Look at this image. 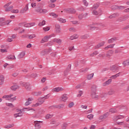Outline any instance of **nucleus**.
<instances>
[{"label": "nucleus", "mask_w": 129, "mask_h": 129, "mask_svg": "<svg viewBox=\"0 0 129 129\" xmlns=\"http://www.w3.org/2000/svg\"><path fill=\"white\" fill-rule=\"evenodd\" d=\"M91 92H96L97 91V86L95 85H93L91 87Z\"/></svg>", "instance_id": "24"}, {"label": "nucleus", "mask_w": 129, "mask_h": 129, "mask_svg": "<svg viewBox=\"0 0 129 129\" xmlns=\"http://www.w3.org/2000/svg\"><path fill=\"white\" fill-rule=\"evenodd\" d=\"M35 10L39 14H46V13H48V10L46 9L36 8Z\"/></svg>", "instance_id": "9"}, {"label": "nucleus", "mask_w": 129, "mask_h": 129, "mask_svg": "<svg viewBox=\"0 0 129 129\" xmlns=\"http://www.w3.org/2000/svg\"><path fill=\"white\" fill-rule=\"evenodd\" d=\"M114 47V44H110L105 47V50H108V49H112Z\"/></svg>", "instance_id": "34"}, {"label": "nucleus", "mask_w": 129, "mask_h": 129, "mask_svg": "<svg viewBox=\"0 0 129 129\" xmlns=\"http://www.w3.org/2000/svg\"><path fill=\"white\" fill-rule=\"evenodd\" d=\"M98 54V52L97 51H95L92 53H90L89 54V57H94V56H96Z\"/></svg>", "instance_id": "40"}, {"label": "nucleus", "mask_w": 129, "mask_h": 129, "mask_svg": "<svg viewBox=\"0 0 129 129\" xmlns=\"http://www.w3.org/2000/svg\"><path fill=\"white\" fill-rule=\"evenodd\" d=\"M61 101H63V102H66L67 99H68V96H67V94H63L60 98Z\"/></svg>", "instance_id": "14"}, {"label": "nucleus", "mask_w": 129, "mask_h": 129, "mask_svg": "<svg viewBox=\"0 0 129 129\" xmlns=\"http://www.w3.org/2000/svg\"><path fill=\"white\" fill-rule=\"evenodd\" d=\"M123 64L125 66H127V65H129V59L123 61Z\"/></svg>", "instance_id": "54"}, {"label": "nucleus", "mask_w": 129, "mask_h": 129, "mask_svg": "<svg viewBox=\"0 0 129 129\" xmlns=\"http://www.w3.org/2000/svg\"><path fill=\"white\" fill-rule=\"evenodd\" d=\"M26 55V52L22 51L18 55L19 59H22V58H24V56Z\"/></svg>", "instance_id": "27"}, {"label": "nucleus", "mask_w": 129, "mask_h": 129, "mask_svg": "<svg viewBox=\"0 0 129 129\" xmlns=\"http://www.w3.org/2000/svg\"><path fill=\"white\" fill-rule=\"evenodd\" d=\"M53 36H54V34H51L50 35H46V36H44V38H43L42 39L40 42L41 43H46V42H48V41L49 40V39H50V38H52V37H53Z\"/></svg>", "instance_id": "6"}, {"label": "nucleus", "mask_w": 129, "mask_h": 129, "mask_svg": "<svg viewBox=\"0 0 129 129\" xmlns=\"http://www.w3.org/2000/svg\"><path fill=\"white\" fill-rule=\"evenodd\" d=\"M7 59H8V60H16V56H15V55H10L7 56Z\"/></svg>", "instance_id": "26"}, {"label": "nucleus", "mask_w": 129, "mask_h": 129, "mask_svg": "<svg viewBox=\"0 0 129 129\" xmlns=\"http://www.w3.org/2000/svg\"><path fill=\"white\" fill-rule=\"evenodd\" d=\"M103 115L105 118H106V117L109 116V112H106L105 114H104Z\"/></svg>", "instance_id": "59"}, {"label": "nucleus", "mask_w": 129, "mask_h": 129, "mask_svg": "<svg viewBox=\"0 0 129 129\" xmlns=\"http://www.w3.org/2000/svg\"><path fill=\"white\" fill-rule=\"evenodd\" d=\"M57 20L58 21V22H59V23H61L62 24H64L66 22V19H63L62 18H58Z\"/></svg>", "instance_id": "29"}, {"label": "nucleus", "mask_w": 129, "mask_h": 129, "mask_svg": "<svg viewBox=\"0 0 129 129\" xmlns=\"http://www.w3.org/2000/svg\"><path fill=\"white\" fill-rule=\"evenodd\" d=\"M91 97L93 99H98L99 98V96L97 95L96 92H91Z\"/></svg>", "instance_id": "12"}, {"label": "nucleus", "mask_w": 129, "mask_h": 129, "mask_svg": "<svg viewBox=\"0 0 129 129\" xmlns=\"http://www.w3.org/2000/svg\"><path fill=\"white\" fill-rule=\"evenodd\" d=\"M0 52H1V53H7V52H8V50L5 49H1Z\"/></svg>", "instance_id": "57"}, {"label": "nucleus", "mask_w": 129, "mask_h": 129, "mask_svg": "<svg viewBox=\"0 0 129 129\" xmlns=\"http://www.w3.org/2000/svg\"><path fill=\"white\" fill-rule=\"evenodd\" d=\"M83 95V91L79 90L78 94L77 95V97L78 98H80Z\"/></svg>", "instance_id": "28"}, {"label": "nucleus", "mask_w": 129, "mask_h": 129, "mask_svg": "<svg viewBox=\"0 0 129 129\" xmlns=\"http://www.w3.org/2000/svg\"><path fill=\"white\" fill-rule=\"evenodd\" d=\"M53 117V114H47L45 115L46 119H49V118H51Z\"/></svg>", "instance_id": "44"}, {"label": "nucleus", "mask_w": 129, "mask_h": 129, "mask_svg": "<svg viewBox=\"0 0 129 129\" xmlns=\"http://www.w3.org/2000/svg\"><path fill=\"white\" fill-rule=\"evenodd\" d=\"M11 13H13V14H18V13H19V10H18V9H12L11 10Z\"/></svg>", "instance_id": "47"}, {"label": "nucleus", "mask_w": 129, "mask_h": 129, "mask_svg": "<svg viewBox=\"0 0 129 129\" xmlns=\"http://www.w3.org/2000/svg\"><path fill=\"white\" fill-rule=\"evenodd\" d=\"M46 97H41L38 99V102L36 104H34L32 105V107H38V106H40V105H42L44 102H45V100H46Z\"/></svg>", "instance_id": "3"}, {"label": "nucleus", "mask_w": 129, "mask_h": 129, "mask_svg": "<svg viewBox=\"0 0 129 129\" xmlns=\"http://www.w3.org/2000/svg\"><path fill=\"white\" fill-rule=\"evenodd\" d=\"M49 16H51V17H53L55 19H56V18H58V17H59V15H58L57 14H55L54 12L50 13L49 14Z\"/></svg>", "instance_id": "30"}, {"label": "nucleus", "mask_w": 129, "mask_h": 129, "mask_svg": "<svg viewBox=\"0 0 129 129\" xmlns=\"http://www.w3.org/2000/svg\"><path fill=\"white\" fill-rule=\"evenodd\" d=\"M43 4H41V3H39L37 6V7L36 8V9H40V8H43Z\"/></svg>", "instance_id": "53"}, {"label": "nucleus", "mask_w": 129, "mask_h": 129, "mask_svg": "<svg viewBox=\"0 0 129 129\" xmlns=\"http://www.w3.org/2000/svg\"><path fill=\"white\" fill-rule=\"evenodd\" d=\"M111 79H109L108 81L105 82L103 84H102V86H107V85H109V84L110 83H111Z\"/></svg>", "instance_id": "25"}, {"label": "nucleus", "mask_w": 129, "mask_h": 129, "mask_svg": "<svg viewBox=\"0 0 129 129\" xmlns=\"http://www.w3.org/2000/svg\"><path fill=\"white\" fill-rule=\"evenodd\" d=\"M78 37H79V36H78V35L74 34V35L71 36L70 37V40H74L75 39H78Z\"/></svg>", "instance_id": "33"}, {"label": "nucleus", "mask_w": 129, "mask_h": 129, "mask_svg": "<svg viewBox=\"0 0 129 129\" xmlns=\"http://www.w3.org/2000/svg\"><path fill=\"white\" fill-rule=\"evenodd\" d=\"M11 5H12V2H11L4 5L3 8L5 12H12V10L14 9V6H11Z\"/></svg>", "instance_id": "4"}, {"label": "nucleus", "mask_w": 129, "mask_h": 129, "mask_svg": "<svg viewBox=\"0 0 129 129\" xmlns=\"http://www.w3.org/2000/svg\"><path fill=\"white\" fill-rule=\"evenodd\" d=\"M34 38H36L35 34H31V35L28 34V39H30V40H32V39H34Z\"/></svg>", "instance_id": "37"}, {"label": "nucleus", "mask_w": 129, "mask_h": 129, "mask_svg": "<svg viewBox=\"0 0 129 129\" xmlns=\"http://www.w3.org/2000/svg\"><path fill=\"white\" fill-rule=\"evenodd\" d=\"M109 112H111L112 113H116V112H117V110L115 108H111L109 109Z\"/></svg>", "instance_id": "39"}, {"label": "nucleus", "mask_w": 129, "mask_h": 129, "mask_svg": "<svg viewBox=\"0 0 129 129\" xmlns=\"http://www.w3.org/2000/svg\"><path fill=\"white\" fill-rule=\"evenodd\" d=\"M108 94H109V95H112L113 94H114V90L110 89L108 92Z\"/></svg>", "instance_id": "38"}, {"label": "nucleus", "mask_w": 129, "mask_h": 129, "mask_svg": "<svg viewBox=\"0 0 129 129\" xmlns=\"http://www.w3.org/2000/svg\"><path fill=\"white\" fill-rule=\"evenodd\" d=\"M16 113L14 114V117L17 118V117H20V116H23V114L22 113V110L20 109H16Z\"/></svg>", "instance_id": "8"}, {"label": "nucleus", "mask_w": 129, "mask_h": 129, "mask_svg": "<svg viewBox=\"0 0 129 129\" xmlns=\"http://www.w3.org/2000/svg\"><path fill=\"white\" fill-rule=\"evenodd\" d=\"M50 52H51V49H44L41 51L40 54L42 56H44V55L49 54V53H50Z\"/></svg>", "instance_id": "13"}, {"label": "nucleus", "mask_w": 129, "mask_h": 129, "mask_svg": "<svg viewBox=\"0 0 129 129\" xmlns=\"http://www.w3.org/2000/svg\"><path fill=\"white\" fill-rule=\"evenodd\" d=\"M64 89L62 87H58L52 89V92H59L60 91H63Z\"/></svg>", "instance_id": "11"}, {"label": "nucleus", "mask_w": 129, "mask_h": 129, "mask_svg": "<svg viewBox=\"0 0 129 129\" xmlns=\"http://www.w3.org/2000/svg\"><path fill=\"white\" fill-rule=\"evenodd\" d=\"M7 106H9L10 107H15L14 105L11 103H6Z\"/></svg>", "instance_id": "52"}, {"label": "nucleus", "mask_w": 129, "mask_h": 129, "mask_svg": "<svg viewBox=\"0 0 129 129\" xmlns=\"http://www.w3.org/2000/svg\"><path fill=\"white\" fill-rule=\"evenodd\" d=\"M113 50H110L107 54H104V55H102L103 57H107V58H109L112 54H113Z\"/></svg>", "instance_id": "19"}, {"label": "nucleus", "mask_w": 129, "mask_h": 129, "mask_svg": "<svg viewBox=\"0 0 129 129\" xmlns=\"http://www.w3.org/2000/svg\"><path fill=\"white\" fill-rule=\"evenodd\" d=\"M19 75V73H14L12 74V76H13V77H17Z\"/></svg>", "instance_id": "63"}, {"label": "nucleus", "mask_w": 129, "mask_h": 129, "mask_svg": "<svg viewBox=\"0 0 129 129\" xmlns=\"http://www.w3.org/2000/svg\"><path fill=\"white\" fill-rule=\"evenodd\" d=\"M33 100H34V98L32 97L29 98L27 101L25 102V105H26V106H28V105H30V104L32 103V101H33Z\"/></svg>", "instance_id": "20"}, {"label": "nucleus", "mask_w": 129, "mask_h": 129, "mask_svg": "<svg viewBox=\"0 0 129 129\" xmlns=\"http://www.w3.org/2000/svg\"><path fill=\"white\" fill-rule=\"evenodd\" d=\"M3 98H5L6 100H9V101H15L16 100V97H13V94L5 95L3 97Z\"/></svg>", "instance_id": "5"}, {"label": "nucleus", "mask_w": 129, "mask_h": 129, "mask_svg": "<svg viewBox=\"0 0 129 129\" xmlns=\"http://www.w3.org/2000/svg\"><path fill=\"white\" fill-rule=\"evenodd\" d=\"M73 106H74V102H73L70 103L68 105V107H69V108H72Z\"/></svg>", "instance_id": "50"}, {"label": "nucleus", "mask_w": 129, "mask_h": 129, "mask_svg": "<svg viewBox=\"0 0 129 129\" xmlns=\"http://www.w3.org/2000/svg\"><path fill=\"white\" fill-rule=\"evenodd\" d=\"M70 32H75V29L74 27H71L69 29Z\"/></svg>", "instance_id": "64"}, {"label": "nucleus", "mask_w": 129, "mask_h": 129, "mask_svg": "<svg viewBox=\"0 0 129 129\" xmlns=\"http://www.w3.org/2000/svg\"><path fill=\"white\" fill-rule=\"evenodd\" d=\"M0 85H3L5 82V76L3 75H0Z\"/></svg>", "instance_id": "23"}, {"label": "nucleus", "mask_w": 129, "mask_h": 129, "mask_svg": "<svg viewBox=\"0 0 129 129\" xmlns=\"http://www.w3.org/2000/svg\"><path fill=\"white\" fill-rule=\"evenodd\" d=\"M62 107H64V105L63 104L55 105H53L51 107V108L52 109H54V108H62Z\"/></svg>", "instance_id": "21"}, {"label": "nucleus", "mask_w": 129, "mask_h": 129, "mask_svg": "<svg viewBox=\"0 0 129 129\" xmlns=\"http://www.w3.org/2000/svg\"><path fill=\"white\" fill-rule=\"evenodd\" d=\"M92 10L93 11V14L94 15H98V12H97V11L95 10V9Z\"/></svg>", "instance_id": "61"}, {"label": "nucleus", "mask_w": 129, "mask_h": 129, "mask_svg": "<svg viewBox=\"0 0 129 129\" xmlns=\"http://www.w3.org/2000/svg\"><path fill=\"white\" fill-rule=\"evenodd\" d=\"M103 45H104V42H100L97 45V48H100V47H102Z\"/></svg>", "instance_id": "49"}, {"label": "nucleus", "mask_w": 129, "mask_h": 129, "mask_svg": "<svg viewBox=\"0 0 129 129\" xmlns=\"http://www.w3.org/2000/svg\"><path fill=\"white\" fill-rule=\"evenodd\" d=\"M45 24H46V21H45L44 20H43L42 21L40 22L39 23L38 26H39V27H42V26H45Z\"/></svg>", "instance_id": "41"}, {"label": "nucleus", "mask_w": 129, "mask_h": 129, "mask_svg": "<svg viewBox=\"0 0 129 129\" xmlns=\"http://www.w3.org/2000/svg\"><path fill=\"white\" fill-rule=\"evenodd\" d=\"M41 121H34V124L35 127L36 128H41Z\"/></svg>", "instance_id": "18"}, {"label": "nucleus", "mask_w": 129, "mask_h": 129, "mask_svg": "<svg viewBox=\"0 0 129 129\" xmlns=\"http://www.w3.org/2000/svg\"><path fill=\"white\" fill-rule=\"evenodd\" d=\"M53 42L60 44L62 43V40L57 38H54L53 39Z\"/></svg>", "instance_id": "31"}, {"label": "nucleus", "mask_w": 129, "mask_h": 129, "mask_svg": "<svg viewBox=\"0 0 129 129\" xmlns=\"http://www.w3.org/2000/svg\"><path fill=\"white\" fill-rule=\"evenodd\" d=\"M66 11L70 13V14H75L76 13V11L73 8H68Z\"/></svg>", "instance_id": "22"}, {"label": "nucleus", "mask_w": 129, "mask_h": 129, "mask_svg": "<svg viewBox=\"0 0 129 129\" xmlns=\"http://www.w3.org/2000/svg\"><path fill=\"white\" fill-rule=\"evenodd\" d=\"M28 10H29V4H27L26 5H25V8H24L20 11V13L21 14H24V13H26V12H27Z\"/></svg>", "instance_id": "17"}, {"label": "nucleus", "mask_w": 129, "mask_h": 129, "mask_svg": "<svg viewBox=\"0 0 129 129\" xmlns=\"http://www.w3.org/2000/svg\"><path fill=\"white\" fill-rule=\"evenodd\" d=\"M25 109H27L28 112V114L29 115H33L34 113H36V110L34 108H25Z\"/></svg>", "instance_id": "10"}, {"label": "nucleus", "mask_w": 129, "mask_h": 129, "mask_svg": "<svg viewBox=\"0 0 129 129\" xmlns=\"http://www.w3.org/2000/svg\"><path fill=\"white\" fill-rule=\"evenodd\" d=\"M99 119H100V120H102L103 119H105V118L103 115H102L99 116Z\"/></svg>", "instance_id": "58"}, {"label": "nucleus", "mask_w": 129, "mask_h": 129, "mask_svg": "<svg viewBox=\"0 0 129 129\" xmlns=\"http://www.w3.org/2000/svg\"><path fill=\"white\" fill-rule=\"evenodd\" d=\"M119 69V67L117 66H112L110 68V70L112 71V72H115L116 71H117Z\"/></svg>", "instance_id": "16"}, {"label": "nucleus", "mask_w": 129, "mask_h": 129, "mask_svg": "<svg viewBox=\"0 0 129 129\" xmlns=\"http://www.w3.org/2000/svg\"><path fill=\"white\" fill-rule=\"evenodd\" d=\"M99 7V4L97 3L94 5L93 7L92 8V10H96Z\"/></svg>", "instance_id": "42"}, {"label": "nucleus", "mask_w": 129, "mask_h": 129, "mask_svg": "<svg viewBox=\"0 0 129 129\" xmlns=\"http://www.w3.org/2000/svg\"><path fill=\"white\" fill-rule=\"evenodd\" d=\"M83 3L84 6H85L86 7L88 6V2H87V1L86 0H83Z\"/></svg>", "instance_id": "56"}, {"label": "nucleus", "mask_w": 129, "mask_h": 129, "mask_svg": "<svg viewBox=\"0 0 129 129\" xmlns=\"http://www.w3.org/2000/svg\"><path fill=\"white\" fill-rule=\"evenodd\" d=\"M124 115L120 114L118 115H115L113 117V120L114 121H116V124H118V125H124L125 124V122H124V121H117L118 119H122V118H124Z\"/></svg>", "instance_id": "1"}, {"label": "nucleus", "mask_w": 129, "mask_h": 129, "mask_svg": "<svg viewBox=\"0 0 129 129\" xmlns=\"http://www.w3.org/2000/svg\"><path fill=\"white\" fill-rule=\"evenodd\" d=\"M86 14H81L79 15L78 18L80 19V20H82L83 18H85L86 17Z\"/></svg>", "instance_id": "36"}, {"label": "nucleus", "mask_w": 129, "mask_h": 129, "mask_svg": "<svg viewBox=\"0 0 129 129\" xmlns=\"http://www.w3.org/2000/svg\"><path fill=\"white\" fill-rule=\"evenodd\" d=\"M89 37V35H88V34H85L84 35H82L81 36V39H87V38H88Z\"/></svg>", "instance_id": "48"}, {"label": "nucleus", "mask_w": 129, "mask_h": 129, "mask_svg": "<svg viewBox=\"0 0 129 129\" xmlns=\"http://www.w3.org/2000/svg\"><path fill=\"white\" fill-rule=\"evenodd\" d=\"M31 7H32V8H36V7H37V3H32L31 4Z\"/></svg>", "instance_id": "60"}, {"label": "nucleus", "mask_w": 129, "mask_h": 129, "mask_svg": "<svg viewBox=\"0 0 129 129\" xmlns=\"http://www.w3.org/2000/svg\"><path fill=\"white\" fill-rule=\"evenodd\" d=\"M19 88H20V86L17 85H14L11 87L12 90L16 91V89H19Z\"/></svg>", "instance_id": "35"}, {"label": "nucleus", "mask_w": 129, "mask_h": 129, "mask_svg": "<svg viewBox=\"0 0 129 129\" xmlns=\"http://www.w3.org/2000/svg\"><path fill=\"white\" fill-rule=\"evenodd\" d=\"M87 118L90 119V120H91L93 119L94 115L93 114H89L87 116Z\"/></svg>", "instance_id": "45"}, {"label": "nucleus", "mask_w": 129, "mask_h": 129, "mask_svg": "<svg viewBox=\"0 0 129 129\" xmlns=\"http://www.w3.org/2000/svg\"><path fill=\"white\" fill-rule=\"evenodd\" d=\"M118 76H119V73L116 74L115 75H113L111 77V78L112 79H115L116 78H117V77H118Z\"/></svg>", "instance_id": "46"}, {"label": "nucleus", "mask_w": 129, "mask_h": 129, "mask_svg": "<svg viewBox=\"0 0 129 129\" xmlns=\"http://www.w3.org/2000/svg\"><path fill=\"white\" fill-rule=\"evenodd\" d=\"M20 84L21 86H24L25 89H26V90H27L28 91L32 90V87H31V86H30V84L23 82H21Z\"/></svg>", "instance_id": "7"}, {"label": "nucleus", "mask_w": 129, "mask_h": 129, "mask_svg": "<svg viewBox=\"0 0 129 129\" xmlns=\"http://www.w3.org/2000/svg\"><path fill=\"white\" fill-rule=\"evenodd\" d=\"M55 7H56V5L53 3H50L48 5V8H50V9H54Z\"/></svg>", "instance_id": "43"}, {"label": "nucleus", "mask_w": 129, "mask_h": 129, "mask_svg": "<svg viewBox=\"0 0 129 129\" xmlns=\"http://www.w3.org/2000/svg\"><path fill=\"white\" fill-rule=\"evenodd\" d=\"M93 76H94V74H90L87 76V79H88V80H91V79L93 78Z\"/></svg>", "instance_id": "32"}, {"label": "nucleus", "mask_w": 129, "mask_h": 129, "mask_svg": "<svg viewBox=\"0 0 129 129\" xmlns=\"http://www.w3.org/2000/svg\"><path fill=\"white\" fill-rule=\"evenodd\" d=\"M113 41H114V39L113 38L110 39L108 41V43H109V44H111V43L113 42Z\"/></svg>", "instance_id": "62"}, {"label": "nucleus", "mask_w": 129, "mask_h": 129, "mask_svg": "<svg viewBox=\"0 0 129 129\" xmlns=\"http://www.w3.org/2000/svg\"><path fill=\"white\" fill-rule=\"evenodd\" d=\"M12 21L10 20H6V18H0V26L1 27H5V26H9Z\"/></svg>", "instance_id": "2"}, {"label": "nucleus", "mask_w": 129, "mask_h": 129, "mask_svg": "<svg viewBox=\"0 0 129 129\" xmlns=\"http://www.w3.org/2000/svg\"><path fill=\"white\" fill-rule=\"evenodd\" d=\"M14 126V124H10L5 126V128H10Z\"/></svg>", "instance_id": "51"}, {"label": "nucleus", "mask_w": 129, "mask_h": 129, "mask_svg": "<svg viewBox=\"0 0 129 129\" xmlns=\"http://www.w3.org/2000/svg\"><path fill=\"white\" fill-rule=\"evenodd\" d=\"M62 29H61V26L60 25L57 24L55 25V32H56L57 34H59L61 33Z\"/></svg>", "instance_id": "15"}, {"label": "nucleus", "mask_w": 129, "mask_h": 129, "mask_svg": "<svg viewBox=\"0 0 129 129\" xmlns=\"http://www.w3.org/2000/svg\"><path fill=\"white\" fill-rule=\"evenodd\" d=\"M43 31H44V32H47V31H49L50 30V27H43Z\"/></svg>", "instance_id": "55"}]
</instances>
